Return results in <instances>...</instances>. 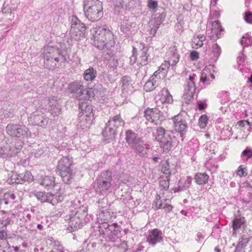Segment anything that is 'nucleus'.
<instances>
[{
  "instance_id": "8fccbe9b",
  "label": "nucleus",
  "mask_w": 252,
  "mask_h": 252,
  "mask_svg": "<svg viewBox=\"0 0 252 252\" xmlns=\"http://www.w3.org/2000/svg\"><path fill=\"white\" fill-rule=\"evenodd\" d=\"M212 52L214 56L213 58L218 59L221 53L220 47L217 43H215L212 46Z\"/></svg>"
},
{
  "instance_id": "0e129e2a",
  "label": "nucleus",
  "mask_w": 252,
  "mask_h": 252,
  "mask_svg": "<svg viewBox=\"0 0 252 252\" xmlns=\"http://www.w3.org/2000/svg\"><path fill=\"white\" fill-rule=\"evenodd\" d=\"M190 58L192 61H196L199 58L198 53L196 51H191L190 54Z\"/></svg>"
},
{
  "instance_id": "aec40b11",
  "label": "nucleus",
  "mask_w": 252,
  "mask_h": 252,
  "mask_svg": "<svg viewBox=\"0 0 252 252\" xmlns=\"http://www.w3.org/2000/svg\"><path fill=\"white\" fill-rule=\"evenodd\" d=\"M136 25L135 22H132L130 20V19L125 17L121 23V31L126 33H132L133 32V29L136 27Z\"/></svg>"
},
{
  "instance_id": "dca6fc26",
  "label": "nucleus",
  "mask_w": 252,
  "mask_h": 252,
  "mask_svg": "<svg viewBox=\"0 0 252 252\" xmlns=\"http://www.w3.org/2000/svg\"><path fill=\"white\" fill-rule=\"evenodd\" d=\"M162 235V232L157 228L150 230L147 237V242L152 245L160 243L163 241Z\"/></svg>"
},
{
  "instance_id": "49530a36",
  "label": "nucleus",
  "mask_w": 252,
  "mask_h": 252,
  "mask_svg": "<svg viewBox=\"0 0 252 252\" xmlns=\"http://www.w3.org/2000/svg\"><path fill=\"white\" fill-rule=\"evenodd\" d=\"M97 188L99 191H106L111 186V184H109L108 182H105L102 180H97L96 181Z\"/></svg>"
},
{
  "instance_id": "f8f14e48",
  "label": "nucleus",
  "mask_w": 252,
  "mask_h": 252,
  "mask_svg": "<svg viewBox=\"0 0 252 252\" xmlns=\"http://www.w3.org/2000/svg\"><path fill=\"white\" fill-rule=\"evenodd\" d=\"M33 180V177L31 172L29 171H26L23 173H12L10 178L8 181L10 184H22L25 182H31Z\"/></svg>"
},
{
  "instance_id": "37998d69",
  "label": "nucleus",
  "mask_w": 252,
  "mask_h": 252,
  "mask_svg": "<svg viewBox=\"0 0 252 252\" xmlns=\"http://www.w3.org/2000/svg\"><path fill=\"white\" fill-rule=\"evenodd\" d=\"M170 66H171L170 63H169L168 61H165L164 63H162L161 65L159 66L158 71L161 72L160 74H161V77H166L168 72V69Z\"/></svg>"
},
{
  "instance_id": "423d86ee",
  "label": "nucleus",
  "mask_w": 252,
  "mask_h": 252,
  "mask_svg": "<svg viewBox=\"0 0 252 252\" xmlns=\"http://www.w3.org/2000/svg\"><path fill=\"white\" fill-rule=\"evenodd\" d=\"M121 227L116 223L112 224H104L99 226V233L100 236L104 238L106 241L114 242L121 237Z\"/></svg>"
},
{
  "instance_id": "bb28decb",
  "label": "nucleus",
  "mask_w": 252,
  "mask_h": 252,
  "mask_svg": "<svg viewBox=\"0 0 252 252\" xmlns=\"http://www.w3.org/2000/svg\"><path fill=\"white\" fill-rule=\"evenodd\" d=\"M94 115L86 116L79 114V119L80 124L83 128L89 127L93 120Z\"/></svg>"
},
{
  "instance_id": "e2e57ef3",
  "label": "nucleus",
  "mask_w": 252,
  "mask_h": 252,
  "mask_svg": "<svg viewBox=\"0 0 252 252\" xmlns=\"http://www.w3.org/2000/svg\"><path fill=\"white\" fill-rule=\"evenodd\" d=\"M11 156V154L8 153L7 148L3 149L1 147H0V156L4 158L5 156Z\"/></svg>"
},
{
  "instance_id": "f03ea898",
  "label": "nucleus",
  "mask_w": 252,
  "mask_h": 252,
  "mask_svg": "<svg viewBox=\"0 0 252 252\" xmlns=\"http://www.w3.org/2000/svg\"><path fill=\"white\" fill-rule=\"evenodd\" d=\"M102 3L99 0H85L84 11L86 17L92 21H98L103 16Z\"/></svg>"
},
{
  "instance_id": "58836bf2",
  "label": "nucleus",
  "mask_w": 252,
  "mask_h": 252,
  "mask_svg": "<svg viewBox=\"0 0 252 252\" xmlns=\"http://www.w3.org/2000/svg\"><path fill=\"white\" fill-rule=\"evenodd\" d=\"M243 234L241 236L240 240L237 244L240 247L245 248L247 244L250 241V238L252 237L251 234H249L248 233H245L243 232Z\"/></svg>"
},
{
  "instance_id": "774afa93",
  "label": "nucleus",
  "mask_w": 252,
  "mask_h": 252,
  "mask_svg": "<svg viewBox=\"0 0 252 252\" xmlns=\"http://www.w3.org/2000/svg\"><path fill=\"white\" fill-rule=\"evenodd\" d=\"M200 81L205 84L208 85L210 84L209 79L205 75L202 74L200 78Z\"/></svg>"
},
{
  "instance_id": "9d476101",
  "label": "nucleus",
  "mask_w": 252,
  "mask_h": 252,
  "mask_svg": "<svg viewBox=\"0 0 252 252\" xmlns=\"http://www.w3.org/2000/svg\"><path fill=\"white\" fill-rule=\"evenodd\" d=\"M35 196L41 202H47L53 205L57 204L60 201H62L64 198V195L60 194L59 193L54 195L49 192H37Z\"/></svg>"
},
{
  "instance_id": "393cba45",
  "label": "nucleus",
  "mask_w": 252,
  "mask_h": 252,
  "mask_svg": "<svg viewBox=\"0 0 252 252\" xmlns=\"http://www.w3.org/2000/svg\"><path fill=\"white\" fill-rule=\"evenodd\" d=\"M245 224L246 221L244 217L235 218L232 221L233 235L235 236H236L237 231L239 228L242 227L243 229H245V227L246 226Z\"/></svg>"
},
{
  "instance_id": "a19ab883",
  "label": "nucleus",
  "mask_w": 252,
  "mask_h": 252,
  "mask_svg": "<svg viewBox=\"0 0 252 252\" xmlns=\"http://www.w3.org/2000/svg\"><path fill=\"white\" fill-rule=\"evenodd\" d=\"M170 177L169 175L165 176H161L160 178L159 185L163 188L164 190H168L169 186Z\"/></svg>"
},
{
  "instance_id": "7c9ffc66",
  "label": "nucleus",
  "mask_w": 252,
  "mask_h": 252,
  "mask_svg": "<svg viewBox=\"0 0 252 252\" xmlns=\"http://www.w3.org/2000/svg\"><path fill=\"white\" fill-rule=\"evenodd\" d=\"M96 74V71L93 67H90L84 71L83 76L86 81H92L95 78Z\"/></svg>"
},
{
  "instance_id": "a18cd8bd",
  "label": "nucleus",
  "mask_w": 252,
  "mask_h": 252,
  "mask_svg": "<svg viewBox=\"0 0 252 252\" xmlns=\"http://www.w3.org/2000/svg\"><path fill=\"white\" fill-rule=\"evenodd\" d=\"M241 158L244 160H247L252 158V148L247 147L241 153Z\"/></svg>"
},
{
  "instance_id": "72a5a7b5",
  "label": "nucleus",
  "mask_w": 252,
  "mask_h": 252,
  "mask_svg": "<svg viewBox=\"0 0 252 252\" xmlns=\"http://www.w3.org/2000/svg\"><path fill=\"white\" fill-rule=\"evenodd\" d=\"M131 82V80L130 77L129 76H123L122 78V90L123 91V94H126L127 92V90L130 87V84Z\"/></svg>"
},
{
  "instance_id": "4c0bfd02",
  "label": "nucleus",
  "mask_w": 252,
  "mask_h": 252,
  "mask_svg": "<svg viewBox=\"0 0 252 252\" xmlns=\"http://www.w3.org/2000/svg\"><path fill=\"white\" fill-rule=\"evenodd\" d=\"M75 97L80 101L89 99L90 97L89 91L85 87L80 90V91L75 94Z\"/></svg>"
},
{
  "instance_id": "412c9836",
  "label": "nucleus",
  "mask_w": 252,
  "mask_h": 252,
  "mask_svg": "<svg viewBox=\"0 0 252 252\" xmlns=\"http://www.w3.org/2000/svg\"><path fill=\"white\" fill-rule=\"evenodd\" d=\"M150 145L147 143H145L143 140L132 148V149L134 150L135 152L141 157H147Z\"/></svg>"
},
{
  "instance_id": "c9c22d12",
  "label": "nucleus",
  "mask_w": 252,
  "mask_h": 252,
  "mask_svg": "<svg viewBox=\"0 0 252 252\" xmlns=\"http://www.w3.org/2000/svg\"><path fill=\"white\" fill-rule=\"evenodd\" d=\"M84 88V86L83 85L82 82L79 81L74 82L72 83L69 84L68 89L71 92V93H74L75 94H76Z\"/></svg>"
},
{
  "instance_id": "c756f323",
  "label": "nucleus",
  "mask_w": 252,
  "mask_h": 252,
  "mask_svg": "<svg viewBox=\"0 0 252 252\" xmlns=\"http://www.w3.org/2000/svg\"><path fill=\"white\" fill-rule=\"evenodd\" d=\"M31 136V132L29 129L25 126L20 125L16 137L25 138Z\"/></svg>"
},
{
  "instance_id": "e433bc0d",
  "label": "nucleus",
  "mask_w": 252,
  "mask_h": 252,
  "mask_svg": "<svg viewBox=\"0 0 252 252\" xmlns=\"http://www.w3.org/2000/svg\"><path fill=\"white\" fill-rule=\"evenodd\" d=\"M20 125L9 124L6 127V130L7 134L12 137H15L18 132Z\"/></svg>"
},
{
  "instance_id": "9b49d317",
  "label": "nucleus",
  "mask_w": 252,
  "mask_h": 252,
  "mask_svg": "<svg viewBox=\"0 0 252 252\" xmlns=\"http://www.w3.org/2000/svg\"><path fill=\"white\" fill-rule=\"evenodd\" d=\"M173 127L174 130L178 132L180 136L183 137L186 133L188 129L187 123L181 115L178 114L172 118Z\"/></svg>"
},
{
  "instance_id": "338daca9",
  "label": "nucleus",
  "mask_w": 252,
  "mask_h": 252,
  "mask_svg": "<svg viewBox=\"0 0 252 252\" xmlns=\"http://www.w3.org/2000/svg\"><path fill=\"white\" fill-rule=\"evenodd\" d=\"M237 174L240 177L245 176L247 175L245 171V168H242V166L239 167L237 171Z\"/></svg>"
},
{
  "instance_id": "c03bdc74",
  "label": "nucleus",
  "mask_w": 252,
  "mask_h": 252,
  "mask_svg": "<svg viewBox=\"0 0 252 252\" xmlns=\"http://www.w3.org/2000/svg\"><path fill=\"white\" fill-rule=\"evenodd\" d=\"M157 86L158 83L156 81H153L151 78L145 83L144 86V89L146 92H150L154 90Z\"/></svg>"
},
{
  "instance_id": "052dcab7",
  "label": "nucleus",
  "mask_w": 252,
  "mask_h": 252,
  "mask_svg": "<svg viewBox=\"0 0 252 252\" xmlns=\"http://www.w3.org/2000/svg\"><path fill=\"white\" fill-rule=\"evenodd\" d=\"M161 171L164 174L170 176L171 171L169 169V165L168 162H166L165 165H163Z\"/></svg>"
},
{
  "instance_id": "c85d7f7f",
  "label": "nucleus",
  "mask_w": 252,
  "mask_h": 252,
  "mask_svg": "<svg viewBox=\"0 0 252 252\" xmlns=\"http://www.w3.org/2000/svg\"><path fill=\"white\" fill-rule=\"evenodd\" d=\"M79 105V108L81 110V112L80 113L81 115L86 116L94 115L92 105L87 104V103L85 102H80Z\"/></svg>"
},
{
  "instance_id": "20e7f679",
  "label": "nucleus",
  "mask_w": 252,
  "mask_h": 252,
  "mask_svg": "<svg viewBox=\"0 0 252 252\" xmlns=\"http://www.w3.org/2000/svg\"><path fill=\"white\" fill-rule=\"evenodd\" d=\"M42 56L44 66L49 69H54L61 60L64 59L59 48L53 47H45Z\"/></svg>"
},
{
  "instance_id": "de8ad7c7",
  "label": "nucleus",
  "mask_w": 252,
  "mask_h": 252,
  "mask_svg": "<svg viewBox=\"0 0 252 252\" xmlns=\"http://www.w3.org/2000/svg\"><path fill=\"white\" fill-rule=\"evenodd\" d=\"M0 252H12L7 241H0Z\"/></svg>"
},
{
  "instance_id": "3c124183",
  "label": "nucleus",
  "mask_w": 252,
  "mask_h": 252,
  "mask_svg": "<svg viewBox=\"0 0 252 252\" xmlns=\"http://www.w3.org/2000/svg\"><path fill=\"white\" fill-rule=\"evenodd\" d=\"M208 123V117L206 115H202L198 122V124L201 128H204Z\"/></svg>"
},
{
  "instance_id": "13d9d810",
  "label": "nucleus",
  "mask_w": 252,
  "mask_h": 252,
  "mask_svg": "<svg viewBox=\"0 0 252 252\" xmlns=\"http://www.w3.org/2000/svg\"><path fill=\"white\" fill-rule=\"evenodd\" d=\"M167 56H175L176 55H179L177 53V48L175 45L169 47L168 52H167Z\"/></svg>"
},
{
  "instance_id": "6e6552de",
  "label": "nucleus",
  "mask_w": 252,
  "mask_h": 252,
  "mask_svg": "<svg viewBox=\"0 0 252 252\" xmlns=\"http://www.w3.org/2000/svg\"><path fill=\"white\" fill-rule=\"evenodd\" d=\"M71 27L70 30V37L72 39L76 41L79 40L85 36L86 27L84 23L76 16H72L71 18Z\"/></svg>"
},
{
  "instance_id": "a878e982",
  "label": "nucleus",
  "mask_w": 252,
  "mask_h": 252,
  "mask_svg": "<svg viewBox=\"0 0 252 252\" xmlns=\"http://www.w3.org/2000/svg\"><path fill=\"white\" fill-rule=\"evenodd\" d=\"M15 198V195L11 192L4 193L3 195V197L0 199V209L4 208L5 205L9 203H12V201Z\"/></svg>"
},
{
  "instance_id": "4468645a",
  "label": "nucleus",
  "mask_w": 252,
  "mask_h": 252,
  "mask_svg": "<svg viewBox=\"0 0 252 252\" xmlns=\"http://www.w3.org/2000/svg\"><path fill=\"white\" fill-rule=\"evenodd\" d=\"M125 136L126 142L132 149L142 141L141 137H139L136 133L130 129L126 131Z\"/></svg>"
},
{
  "instance_id": "6ab92c4d",
  "label": "nucleus",
  "mask_w": 252,
  "mask_h": 252,
  "mask_svg": "<svg viewBox=\"0 0 252 252\" xmlns=\"http://www.w3.org/2000/svg\"><path fill=\"white\" fill-rule=\"evenodd\" d=\"M70 213L71 214V215L75 216L77 219L80 218L83 220H86L87 219L86 217L88 215V209L85 206L82 205L72 209Z\"/></svg>"
},
{
  "instance_id": "f257e3e1",
  "label": "nucleus",
  "mask_w": 252,
  "mask_h": 252,
  "mask_svg": "<svg viewBox=\"0 0 252 252\" xmlns=\"http://www.w3.org/2000/svg\"><path fill=\"white\" fill-rule=\"evenodd\" d=\"M94 45L100 50H108L115 44L114 35L107 27L94 28L92 31Z\"/></svg>"
},
{
  "instance_id": "0eeeda50",
  "label": "nucleus",
  "mask_w": 252,
  "mask_h": 252,
  "mask_svg": "<svg viewBox=\"0 0 252 252\" xmlns=\"http://www.w3.org/2000/svg\"><path fill=\"white\" fill-rule=\"evenodd\" d=\"M72 163V158L69 157H63L58 161L57 169L65 184H70L73 178L74 175L71 169Z\"/></svg>"
},
{
  "instance_id": "b1692460",
  "label": "nucleus",
  "mask_w": 252,
  "mask_h": 252,
  "mask_svg": "<svg viewBox=\"0 0 252 252\" xmlns=\"http://www.w3.org/2000/svg\"><path fill=\"white\" fill-rule=\"evenodd\" d=\"M149 49L147 47H144L140 51V57L138 59V63L141 65H145L151 61V58L148 53Z\"/></svg>"
},
{
  "instance_id": "680f3d73",
  "label": "nucleus",
  "mask_w": 252,
  "mask_h": 252,
  "mask_svg": "<svg viewBox=\"0 0 252 252\" xmlns=\"http://www.w3.org/2000/svg\"><path fill=\"white\" fill-rule=\"evenodd\" d=\"M244 19L248 23H252V13L246 12L245 13Z\"/></svg>"
},
{
  "instance_id": "864d4df0",
  "label": "nucleus",
  "mask_w": 252,
  "mask_h": 252,
  "mask_svg": "<svg viewBox=\"0 0 252 252\" xmlns=\"http://www.w3.org/2000/svg\"><path fill=\"white\" fill-rule=\"evenodd\" d=\"M165 16L166 14L164 12L159 14L155 20V25L159 27L164 20Z\"/></svg>"
},
{
  "instance_id": "1a4fd4ad",
  "label": "nucleus",
  "mask_w": 252,
  "mask_h": 252,
  "mask_svg": "<svg viewBox=\"0 0 252 252\" xmlns=\"http://www.w3.org/2000/svg\"><path fill=\"white\" fill-rule=\"evenodd\" d=\"M197 79V76L195 74H193L192 75H190L189 76V80L185 90V93L183 95V99L186 103H189L193 99L194 94L196 89L195 81Z\"/></svg>"
},
{
  "instance_id": "f3484780",
  "label": "nucleus",
  "mask_w": 252,
  "mask_h": 252,
  "mask_svg": "<svg viewBox=\"0 0 252 252\" xmlns=\"http://www.w3.org/2000/svg\"><path fill=\"white\" fill-rule=\"evenodd\" d=\"M65 220L69 221L70 226L73 229L74 231L76 229L81 228L86 222L87 220H82L77 219L75 216L71 215V214L66 215L64 217Z\"/></svg>"
},
{
  "instance_id": "603ef678",
  "label": "nucleus",
  "mask_w": 252,
  "mask_h": 252,
  "mask_svg": "<svg viewBox=\"0 0 252 252\" xmlns=\"http://www.w3.org/2000/svg\"><path fill=\"white\" fill-rule=\"evenodd\" d=\"M160 73H161V72L160 71H158V70H157L155 72L153 75L150 78L152 79V80H153V81H155L156 83H158H158H159V81L161 79H163L165 78V77H161V74H160Z\"/></svg>"
},
{
  "instance_id": "473e14b6",
  "label": "nucleus",
  "mask_w": 252,
  "mask_h": 252,
  "mask_svg": "<svg viewBox=\"0 0 252 252\" xmlns=\"http://www.w3.org/2000/svg\"><path fill=\"white\" fill-rule=\"evenodd\" d=\"M205 36L203 34L194 36L192 39V46L193 48H198L203 45V42L205 40Z\"/></svg>"
},
{
  "instance_id": "2f4dec72",
  "label": "nucleus",
  "mask_w": 252,
  "mask_h": 252,
  "mask_svg": "<svg viewBox=\"0 0 252 252\" xmlns=\"http://www.w3.org/2000/svg\"><path fill=\"white\" fill-rule=\"evenodd\" d=\"M161 94L160 100L162 103H171L173 102L172 96L167 89H163L161 91Z\"/></svg>"
},
{
  "instance_id": "2eb2a0df",
  "label": "nucleus",
  "mask_w": 252,
  "mask_h": 252,
  "mask_svg": "<svg viewBox=\"0 0 252 252\" xmlns=\"http://www.w3.org/2000/svg\"><path fill=\"white\" fill-rule=\"evenodd\" d=\"M161 113L163 112L158 108H147L144 111V117L148 121L154 122L160 119Z\"/></svg>"
},
{
  "instance_id": "5701e85b",
  "label": "nucleus",
  "mask_w": 252,
  "mask_h": 252,
  "mask_svg": "<svg viewBox=\"0 0 252 252\" xmlns=\"http://www.w3.org/2000/svg\"><path fill=\"white\" fill-rule=\"evenodd\" d=\"M98 222L100 226H103L104 224H110L112 221V216L110 212L106 211V210H103L97 216Z\"/></svg>"
},
{
  "instance_id": "ea45409f",
  "label": "nucleus",
  "mask_w": 252,
  "mask_h": 252,
  "mask_svg": "<svg viewBox=\"0 0 252 252\" xmlns=\"http://www.w3.org/2000/svg\"><path fill=\"white\" fill-rule=\"evenodd\" d=\"M97 180H102V181H104L105 182H108L109 184H111L112 173L108 170L102 172Z\"/></svg>"
},
{
  "instance_id": "69168bd1",
  "label": "nucleus",
  "mask_w": 252,
  "mask_h": 252,
  "mask_svg": "<svg viewBox=\"0 0 252 252\" xmlns=\"http://www.w3.org/2000/svg\"><path fill=\"white\" fill-rule=\"evenodd\" d=\"M154 204L155 205V208L156 209L164 208L165 206H163L164 203H163L161 201H154Z\"/></svg>"
},
{
  "instance_id": "6e6d98bb",
  "label": "nucleus",
  "mask_w": 252,
  "mask_h": 252,
  "mask_svg": "<svg viewBox=\"0 0 252 252\" xmlns=\"http://www.w3.org/2000/svg\"><path fill=\"white\" fill-rule=\"evenodd\" d=\"M158 5V1L156 0H148V7L153 11H156Z\"/></svg>"
},
{
  "instance_id": "cd10ccee",
  "label": "nucleus",
  "mask_w": 252,
  "mask_h": 252,
  "mask_svg": "<svg viewBox=\"0 0 252 252\" xmlns=\"http://www.w3.org/2000/svg\"><path fill=\"white\" fill-rule=\"evenodd\" d=\"M223 32V29L221 28L220 23L218 20L215 21L212 23V33L213 34L210 35L211 38H213L214 33L216 34L217 38H220L221 35V33Z\"/></svg>"
},
{
  "instance_id": "5fc2aeb1",
  "label": "nucleus",
  "mask_w": 252,
  "mask_h": 252,
  "mask_svg": "<svg viewBox=\"0 0 252 252\" xmlns=\"http://www.w3.org/2000/svg\"><path fill=\"white\" fill-rule=\"evenodd\" d=\"M169 59L168 62L170 63L171 66L175 65L177 63L179 62L180 59L179 55H176L175 56H169Z\"/></svg>"
},
{
  "instance_id": "a211bd4d",
  "label": "nucleus",
  "mask_w": 252,
  "mask_h": 252,
  "mask_svg": "<svg viewBox=\"0 0 252 252\" xmlns=\"http://www.w3.org/2000/svg\"><path fill=\"white\" fill-rule=\"evenodd\" d=\"M44 101L45 103H47L46 106L51 108L52 114L55 113V115H58L60 114L61 108L56 97L52 96L51 98H46L44 100Z\"/></svg>"
},
{
  "instance_id": "ddd939ff",
  "label": "nucleus",
  "mask_w": 252,
  "mask_h": 252,
  "mask_svg": "<svg viewBox=\"0 0 252 252\" xmlns=\"http://www.w3.org/2000/svg\"><path fill=\"white\" fill-rule=\"evenodd\" d=\"M28 120L32 125L41 127H45L49 120V118L43 114H36L34 113L31 115Z\"/></svg>"
},
{
  "instance_id": "f704fd0d",
  "label": "nucleus",
  "mask_w": 252,
  "mask_h": 252,
  "mask_svg": "<svg viewBox=\"0 0 252 252\" xmlns=\"http://www.w3.org/2000/svg\"><path fill=\"white\" fill-rule=\"evenodd\" d=\"M209 179V176L206 173H197L194 176L195 182L199 185L205 184L207 183Z\"/></svg>"
},
{
  "instance_id": "7ed1b4c3",
  "label": "nucleus",
  "mask_w": 252,
  "mask_h": 252,
  "mask_svg": "<svg viewBox=\"0 0 252 252\" xmlns=\"http://www.w3.org/2000/svg\"><path fill=\"white\" fill-rule=\"evenodd\" d=\"M156 139L159 142L163 152L165 153L172 151L176 144L175 137L162 127H158L157 128Z\"/></svg>"
},
{
  "instance_id": "4be33fe9",
  "label": "nucleus",
  "mask_w": 252,
  "mask_h": 252,
  "mask_svg": "<svg viewBox=\"0 0 252 252\" xmlns=\"http://www.w3.org/2000/svg\"><path fill=\"white\" fill-rule=\"evenodd\" d=\"M55 177L53 176H42L40 178L39 184L47 189H53L55 186Z\"/></svg>"
},
{
  "instance_id": "09e8293b",
  "label": "nucleus",
  "mask_w": 252,
  "mask_h": 252,
  "mask_svg": "<svg viewBox=\"0 0 252 252\" xmlns=\"http://www.w3.org/2000/svg\"><path fill=\"white\" fill-rule=\"evenodd\" d=\"M192 178L190 176H188L185 180L184 184L183 186H179L177 188L178 191H182L189 189L191 185Z\"/></svg>"
},
{
  "instance_id": "4d7b16f0",
  "label": "nucleus",
  "mask_w": 252,
  "mask_h": 252,
  "mask_svg": "<svg viewBox=\"0 0 252 252\" xmlns=\"http://www.w3.org/2000/svg\"><path fill=\"white\" fill-rule=\"evenodd\" d=\"M97 203L98 207L100 209L106 208L108 205V199L107 198H103L102 199L99 200Z\"/></svg>"
},
{
  "instance_id": "bf43d9fd",
  "label": "nucleus",
  "mask_w": 252,
  "mask_h": 252,
  "mask_svg": "<svg viewBox=\"0 0 252 252\" xmlns=\"http://www.w3.org/2000/svg\"><path fill=\"white\" fill-rule=\"evenodd\" d=\"M123 1L122 0L120 1L119 4H117L115 5L114 7V13L116 14H120L122 10H123V5L122 3Z\"/></svg>"
},
{
  "instance_id": "39448f33",
  "label": "nucleus",
  "mask_w": 252,
  "mask_h": 252,
  "mask_svg": "<svg viewBox=\"0 0 252 252\" xmlns=\"http://www.w3.org/2000/svg\"><path fill=\"white\" fill-rule=\"evenodd\" d=\"M124 125L125 122L120 114L110 118L102 133L105 141L109 142L110 140H114L118 129L123 127Z\"/></svg>"
},
{
  "instance_id": "79ce46f5",
  "label": "nucleus",
  "mask_w": 252,
  "mask_h": 252,
  "mask_svg": "<svg viewBox=\"0 0 252 252\" xmlns=\"http://www.w3.org/2000/svg\"><path fill=\"white\" fill-rule=\"evenodd\" d=\"M0 213L2 216V221L1 224L3 226H6L9 224L11 221V219L9 217L10 213L8 212L4 211L3 210H1L0 211Z\"/></svg>"
}]
</instances>
